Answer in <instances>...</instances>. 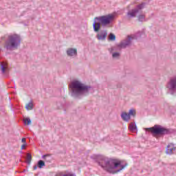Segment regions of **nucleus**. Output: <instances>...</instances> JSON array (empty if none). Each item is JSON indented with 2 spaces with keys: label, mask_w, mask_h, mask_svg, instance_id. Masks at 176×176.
Returning a JSON list of instances; mask_svg holds the SVG:
<instances>
[{
  "label": "nucleus",
  "mask_w": 176,
  "mask_h": 176,
  "mask_svg": "<svg viewBox=\"0 0 176 176\" xmlns=\"http://www.w3.org/2000/svg\"><path fill=\"white\" fill-rule=\"evenodd\" d=\"M91 159H93L96 163H98V166L109 174L120 173L129 165L127 162L123 164V162L119 160L108 158V157L101 155H93L91 156Z\"/></svg>",
  "instance_id": "nucleus-1"
},
{
  "label": "nucleus",
  "mask_w": 176,
  "mask_h": 176,
  "mask_svg": "<svg viewBox=\"0 0 176 176\" xmlns=\"http://www.w3.org/2000/svg\"><path fill=\"white\" fill-rule=\"evenodd\" d=\"M71 96L76 100H82L90 94L91 86L86 85L78 80H73L69 85Z\"/></svg>",
  "instance_id": "nucleus-2"
},
{
  "label": "nucleus",
  "mask_w": 176,
  "mask_h": 176,
  "mask_svg": "<svg viewBox=\"0 0 176 176\" xmlns=\"http://www.w3.org/2000/svg\"><path fill=\"white\" fill-rule=\"evenodd\" d=\"M114 20L115 15L112 14L95 17L93 23L94 32H100L102 27L104 28L110 25Z\"/></svg>",
  "instance_id": "nucleus-3"
},
{
  "label": "nucleus",
  "mask_w": 176,
  "mask_h": 176,
  "mask_svg": "<svg viewBox=\"0 0 176 176\" xmlns=\"http://www.w3.org/2000/svg\"><path fill=\"white\" fill-rule=\"evenodd\" d=\"M144 130L145 131H148L151 133L153 137H155V138L157 140H159L160 137H164V135H168L174 133V130L171 129H167L159 124H155L150 128H145Z\"/></svg>",
  "instance_id": "nucleus-4"
},
{
  "label": "nucleus",
  "mask_w": 176,
  "mask_h": 176,
  "mask_svg": "<svg viewBox=\"0 0 176 176\" xmlns=\"http://www.w3.org/2000/svg\"><path fill=\"white\" fill-rule=\"evenodd\" d=\"M21 43V36L20 34H14L8 35L7 40L5 42L4 47L6 50H14L19 49Z\"/></svg>",
  "instance_id": "nucleus-5"
},
{
  "label": "nucleus",
  "mask_w": 176,
  "mask_h": 176,
  "mask_svg": "<svg viewBox=\"0 0 176 176\" xmlns=\"http://www.w3.org/2000/svg\"><path fill=\"white\" fill-rule=\"evenodd\" d=\"M133 39L134 37L131 36H127V38L120 42V44L117 45L116 47H111V52L115 50H120V49H126L128 46H131L133 43Z\"/></svg>",
  "instance_id": "nucleus-6"
},
{
  "label": "nucleus",
  "mask_w": 176,
  "mask_h": 176,
  "mask_svg": "<svg viewBox=\"0 0 176 176\" xmlns=\"http://www.w3.org/2000/svg\"><path fill=\"white\" fill-rule=\"evenodd\" d=\"M145 5L146 3H142L136 6L135 9H132L127 12V16L129 19H133V17H135L137 16V13L140 12V10H142L144 8H145Z\"/></svg>",
  "instance_id": "nucleus-7"
},
{
  "label": "nucleus",
  "mask_w": 176,
  "mask_h": 176,
  "mask_svg": "<svg viewBox=\"0 0 176 176\" xmlns=\"http://www.w3.org/2000/svg\"><path fill=\"white\" fill-rule=\"evenodd\" d=\"M167 88L171 91L173 96H176V76L170 80L167 85Z\"/></svg>",
  "instance_id": "nucleus-8"
},
{
  "label": "nucleus",
  "mask_w": 176,
  "mask_h": 176,
  "mask_svg": "<svg viewBox=\"0 0 176 176\" xmlns=\"http://www.w3.org/2000/svg\"><path fill=\"white\" fill-rule=\"evenodd\" d=\"M108 36V31L107 30H103L98 33L96 35V38L98 41H105L107 39V36Z\"/></svg>",
  "instance_id": "nucleus-9"
},
{
  "label": "nucleus",
  "mask_w": 176,
  "mask_h": 176,
  "mask_svg": "<svg viewBox=\"0 0 176 176\" xmlns=\"http://www.w3.org/2000/svg\"><path fill=\"white\" fill-rule=\"evenodd\" d=\"M66 54L68 57H76L78 56V50L76 48H67Z\"/></svg>",
  "instance_id": "nucleus-10"
},
{
  "label": "nucleus",
  "mask_w": 176,
  "mask_h": 176,
  "mask_svg": "<svg viewBox=\"0 0 176 176\" xmlns=\"http://www.w3.org/2000/svg\"><path fill=\"white\" fill-rule=\"evenodd\" d=\"M1 71L3 75H5L6 78L9 76V67H8V65L6 63H1Z\"/></svg>",
  "instance_id": "nucleus-11"
},
{
  "label": "nucleus",
  "mask_w": 176,
  "mask_h": 176,
  "mask_svg": "<svg viewBox=\"0 0 176 176\" xmlns=\"http://www.w3.org/2000/svg\"><path fill=\"white\" fill-rule=\"evenodd\" d=\"M175 151V146L173 144H170L166 147L167 155H173V152Z\"/></svg>",
  "instance_id": "nucleus-12"
},
{
  "label": "nucleus",
  "mask_w": 176,
  "mask_h": 176,
  "mask_svg": "<svg viewBox=\"0 0 176 176\" xmlns=\"http://www.w3.org/2000/svg\"><path fill=\"white\" fill-rule=\"evenodd\" d=\"M41 159H43V160L45 161L47 163H52V154H45L43 155L41 157Z\"/></svg>",
  "instance_id": "nucleus-13"
},
{
  "label": "nucleus",
  "mask_w": 176,
  "mask_h": 176,
  "mask_svg": "<svg viewBox=\"0 0 176 176\" xmlns=\"http://www.w3.org/2000/svg\"><path fill=\"white\" fill-rule=\"evenodd\" d=\"M121 118H122V120H124V122H129V120H130V119H131L130 118V116L129 115V113H126V112H122L121 113Z\"/></svg>",
  "instance_id": "nucleus-14"
},
{
  "label": "nucleus",
  "mask_w": 176,
  "mask_h": 176,
  "mask_svg": "<svg viewBox=\"0 0 176 176\" xmlns=\"http://www.w3.org/2000/svg\"><path fill=\"white\" fill-rule=\"evenodd\" d=\"M128 115L129 116V118H131V116L133 118H135L136 115H137V112L135 111V109H131L129 111V113H128Z\"/></svg>",
  "instance_id": "nucleus-15"
},
{
  "label": "nucleus",
  "mask_w": 176,
  "mask_h": 176,
  "mask_svg": "<svg viewBox=\"0 0 176 176\" xmlns=\"http://www.w3.org/2000/svg\"><path fill=\"white\" fill-rule=\"evenodd\" d=\"M46 164H45V161L40 160L37 162V166L38 168H43Z\"/></svg>",
  "instance_id": "nucleus-16"
},
{
  "label": "nucleus",
  "mask_w": 176,
  "mask_h": 176,
  "mask_svg": "<svg viewBox=\"0 0 176 176\" xmlns=\"http://www.w3.org/2000/svg\"><path fill=\"white\" fill-rule=\"evenodd\" d=\"M129 129L130 130V131H135V130H137V125L135 124V123L131 122L129 124Z\"/></svg>",
  "instance_id": "nucleus-17"
},
{
  "label": "nucleus",
  "mask_w": 176,
  "mask_h": 176,
  "mask_svg": "<svg viewBox=\"0 0 176 176\" xmlns=\"http://www.w3.org/2000/svg\"><path fill=\"white\" fill-rule=\"evenodd\" d=\"M27 158H26V163L27 164H31V161L32 160V155H31V153H26Z\"/></svg>",
  "instance_id": "nucleus-18"
},
{
  "label": "nucleus",
  "mask_w": 176,
  "mask_h": 176,
  "mask_svg": "<svg viewBox=\"0 0 176 176\" xmlns=\"http://www.w3.org/2000/svg\"><path fill=\"white\" fill-rule=\"evenodd\" d=\"M25 109L28 111H31V110L34 109V104H32V102H29L28 104H27L25 105Z\"/></svg>",
  "instance_id": "nucleus-19"
},
{
  "label": "nucleus",
  "mask_w": 176,
  "mask_h": 176,
  "mask_svg": "<svg viewBox=\"0 0 176 176\" xmlns=\"http://www.w3.org/2000/svg\"><path fill=\"white\" fill-rule=\"evenodd\" d=\"M23 123H24V124H25L27 126H30V124H31V123H32L31 119L30 118H25L23 120Z\"/></svg>",
  "instance_id": "nucleus-20"
},
{
  "label": "nucleus",
  "mask_w": 176,
  "mask_h": 176,
  "mask_svg": "<svg viewBox=\"0 0 176 176\" xmlns=\"http://www.w3.org/2000/svg\"><path fill=\"white\" fill-rule=\"evenodd\" d=\"M109 36V41H116V36L114 34L110 33Z\"/></svg>",
  "instance_id": "nucleus-21"
},
{
  "label": "nucleus",
  "mask_w": 176,
  "mask_h": 176,
  "mask_svg": "<svg viewBox=\"0 0 176 176\" xmlns=\"http://www.w3.org/2000/svg\"><path fill=\"white\" fill-rule=\"evenodd\" d=\"M138 21H141V22L145 21V15H144V14L139 15L138 16Z\"/></svg>",
  "instance_id": "nucleus-22"
},
{
  "label": "nucleus",
  "mask_w": 176,
  "mask_h": 176,
  "mask_svg": "<svg viewBox=\"0 0 176 176\" xmlns=\"http://www.w3.org/2000/svg\"><path fill=\"white\" fill-rule=\"evenodd\" d=\"M120 53L119 52H113L112 54L113 58H118V57H120Z\"/></svg>",
  "instance_id": "nucleus-23"
},
{
  "label": "nucleus",
  "mask_w": 176,
  "mask_h": 176,
  "mask_svg": "<svg viewBox=\"0 0 176 176\" xmlns=\"http://www.w3.org/2000/svg\"><path fill=\"white\" fill-rule=\"evenodd\" d=\"M21 142H23V144H26L27 142H26V140H25V138H22Z\"/></svg>",
  "instance_id": "nucleus-24"
},
{
  "label": "nucleus",
  "mask_w": 176,
  "mask_h": 176,
  "mask_svg": "<svg viewBox=\"0 0 176 176\" xmlns=\"http://www.w3.org/2000/svg\"><path fill=\"white\" fill-rule=\"evenodd\" d=\"M25 145H26V144H22V146H21V150L25 149Z\"/></svg>",
  "instance_id": "nucleus-25"
},
{
  "label": "nucleus",
  "mask_w": 176,
  "mask_h": 176,
  "mask_svg": "<svg viewBox=\"0 0 176 176\" xmlns=\"http://www.w3.org/2000/svg\"><path fill=\"white\" fill-rule=\"evenodd\" d=\"M33 168H34V170H36V168H38V164L34 165V166H33Z\"/></svg>",
  "instance_id": "nucleus-26"
},
{
  "label": "nucleus",
  "mask_w": 176,
  "mask_h": 176,
  "mask_svg": "<svg viewBox=\"0 0 176 176\" xmlns=\"http://www.w3.org/2000/svg\"><path fill=\"white\" fill-rule=\"evenodd\" d=\"M0 52H1V48H0Z\"/></svg>",
  "instance_id": "nucleus-27"
}]
</instances>
